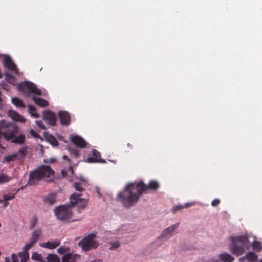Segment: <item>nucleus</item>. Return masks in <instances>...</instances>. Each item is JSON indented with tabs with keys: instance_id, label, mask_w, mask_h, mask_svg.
Wrapping results in <instances>:
<instances>
[{
	"instance_id": "obj_1",
	"label": "nucleus",
	"mask_w": 262,
	"mask_h": 262,
	"mask_svg": "<svg viewBox=\"0 0 262 262\" xmlns=\"http://www.w3.org/2000/svg\"><path fill=\"white\" fill-rule=\"evenodd\" d=\"M82 194L80 193H74L70 196V205H60L55 207L54 209V212L57 219L62 222H75L79 219H73L72 212L71 207L75 205L78 208V211L79 213L81 210L84 209L88 204V199L82 198Z\"/></svg>"
},
{
	"instance_id": "obj_2",
	"label": "nucleus",
	"mask_w": 262,
	"mask_h": 262,
	"mask_svg": "<svg viewBox=\"0 0 262 262\" xmlns=\"http://www.w3.org/2000/svg\"><path fill=\"white\" fill-rule=\"evenodd\" d=\"M141 195L137 183H133L127 185L117 197L125 207L129 208L138 201Z\"/></svg>"
},
{
	"instance_id": "obj_3",
	"label": "nucleus",
	"mask_w": 262,
	"mask_h": 262,
	"mask_svg": "<svg viewBox=\"0 0 262 262\" xmlns=\"http://www.w3.org/2000/svg\"><path fill=\"white\" fill-rule=\"evenodd\" d=\"M54 174V171L49 166L42 165L30 172L28 184L36 185L43 179L47 182H52Z\"/></svg>"
},
{
	"instance_id": "obj_4",
	"label": "nucleus",
	"mask_w": 262,
	"mask_h": 262,
	"mask_svg": "<svg viewBox=\"0 0 262 262\" xmlns=\"http://www.w3.org/2000/svg\"><path fill=\"white\" fill-rule=\"evenodd\" d=\"M231 244L230 246L232 253L237 256L243 254L248 246V239L245 236H231Z\"/></svg>"
},
{
	"instance_id": "obj_5",
	"label": "nucleus",
	"mask_w": 262,
	"mask_h": 262,
	"mask_svg": "<svg viewBox=\"0 0 262 262\" xmlns=\"http://www.w3.org/2000/svg\"><path fill=\"white\" fill-rule=\"evenodd\" d=\"M95 234H90L79 241L78 245L85 251H88L92 249H96L98 246V243L95 239Z\"/></svg>"
},
{
	"instance_id": "obj_6",
	"label": "nucleus",
	"mask_w": 262,
	"mask_h": 262,
	"mask_svg": "<svg viewBox=\"0 0 262 262\" xmlns=\"http://www.w3.org/2000/svg\"><path fill=\"white\" fill-rule=\"evenodd\" d=\"M18 88L20 91L25 93L27 96H29L31 93L38 95H41L42 94L41 90L37 88L33 83L24 82L20 84Z\"/></svg>"
},
{
	"instance_id": "obj_7",
	"label": "nucleus",
	"mask_w": 262,
	"mask_h": 262,
	"mask_svg": "<svg viewBox=\"0 0 262 262\" xmlns=\"http://www.w3.org/2000/svg\"><path fill=\"white\" fill-rule=\"evenodd\" d=\"M141 193H147L149 190H156L159 187V184L156 181H151L148 185L144 183L143 181L137 183Z\"/></svg>"
},
{
	"instance_id": "obj_8",
	"label": "nucleus",
	"mask_w": 262,
	"mask_h": 262,
	"mask_svg": "<svg viewBox=\"0 0 262 262\" xmlns=\"http://www.w3.org/2000/svg\"><path fill=\"white\" fill-rule=\"evenodd\" d=\"M43 118L52 126L56 125L57 117L55 114L50 110H46L43 112Z\"/></svg>"
},
{
	"instance_id": "obj_9",
	"label": "nucleus",
	"mask_w": 262,
	"mask_h": 262,
	"mask_svg": "<svg viewBox=\"0 0 262 262\" xmlns=\"http://www.w3.org/2000/svg\"><path fill=\"white\" fill-rule=\"evenodd\" d=\"M92 156H89L86 161L88 163H106V161L101 158V154L96 149L92 151Z\"/></svg>"
},
{
	"instance_id": "obj_10",
	"label": "nucleus",
	"mask_w": 262,
	"mask_h": 262,
	"mask_svg": "<svg viewBox=\"0 0 262 262\" xmlns=\"http://www.w3.org/2000/svg\"><path fill=\"white\" fill-rule=\"evenodd\" d=\"M58 116L60 123L63 126H68L71 123V115L66 111H60L58 112Z\"/></svg>"
},
{
	"instance_id": "obj_11",
	"label": "nucleus",
	"mask_w": 262,
	"mask_h": 262,
	"mask_svg": "<svg viewBox=\"0 0 262 262\" xmlns=\"http://www.w3.org/2000/svg\"><path fill=\"white\" fill-rule=\"evenodd\" d=\"M4 66L9 70L14 72L15 74L18 73V70L16 65L12 61L11 57L8 55L5 56L4 58Z\"/></svg>"
},
{
	"instance_id": "obj_12",
	"label": "nucleus",
	"mask_w": 262,
	"mask_h": 262,
	"mask_svg": "<svg viewBox=\"0 0 262 262\" xmlns=\"http://www.w3.org/2000/svg\"><path fill=\"white\" fill-rule=\"evenodd\" d=\"M70 140L73 144L80 148H84L87 144L84 139L78 135L71 136Z\"/></svg>"
},
{
	"instance_id": "obj_13",
	"label": "nucleus",
	"mask_w": 262,
	"mask_h": 262,
	"mask_svg": "<svg viewBox=\"0 0 262 262\" xmlns=\"http://www.w3.org/2000/svg\"><path fill=\"white\" fill-rule=\"evenodd\" d=\"M257 259V255L253 252H247L244 256L239 258L241 262H244L245 260H247V262H256Z\"/></svg>"
},
{
	"instance_id": "obj_14",
	"label": "nucleus",
	"mask_w": 262,
	"mask_h": 262,
	"mask_svg": "<svg viewBox=\"0 0 262 262\" xmlns=\"http://www.w3.org/2000/svg\"><path fill=\"white\" fill-rule=\"evenodd\" d=\"M80 259L79 255L68 253L63 256L62 262H77Z\"/></svg>"
},
{
	"instance_id": "obj_15",
	"label": "nucleus",
	"mask_w": 262,
	"mask_h": 262,
	"mask_svg": "<svg viewBox=\"0 0 262 262\" xmlns=\"http://www.w3.org/2000/svg\"><path fill=\"white\" fill-rule=\"evenodd\" d=\"M60 244V242L59 240H55L52 242L48 241L46 242L40 243V246L49 249H54L59 246Z\"/></svg>"
},
{
	"instance_id": "obj_16",
	"label": "nucleus",
	"mask_w": 262,
	"mask_h": 262,
	"mask_svg": "<svg viewBox=\"0 0 262 262\" xmlns=\"http://www.w3.org/2000/svg\"><path fill=\"white\" fill-rule=\"evenodd\" d=\"M179 226V223L171 225L165 229L162 233V235L164 237H169L174 234V231Z\"/></svg>"
},
{
	"instance_id": "obj_17",
	"label": "nucleus",
	"mask_w": 262,
	"mask_h": 262,
	"mask_svg": "<svg viewBox=\"0 0 262 262\" xmlns=\"http://www.w3.org/2000/svg\"><path fill=\"white\" fill-rule=\"evenodd\" d=\"M44 137L53 146H57L59 144L56 138L47 132L43 133Z\"/></svg>"
},
{
	"instance_id": "obj_18",
	"label": "nucleus",
	"mask_w": 262,
	"mask_h": 262,
	"mask_svg": "<svg viewBox=\"0 0 262 262\" xmlns=\"http://www.w3.org/2000/svg\"><path fill=\"white\" fill-rule=\"evenodd\" d=\"M32 99L35 104L40 107H45L49 105L48 102L43 99L33 96L32 97Z\"/></svg>"
},
{
	"instance_id": "obj_19",
	"label": "nucleus",
	"mask_w": 262,
	"mask_h": 262,
	"mask_svg": "<svg viewBox=\"0 0 262 262\" xmlns=\"http://www.w3.org/2000/svg\"><path fill=\"white\" fill-rule=\"evenodd\" d=\"M219 257L223 262H232L234 260L233 256L226 252L219 254Z\"/></svg>"
},
{
	"instance_id": "obj_20",
	"label": "nucleus",
	"mask_w": 262,
	"mask_h": 262,
	"mask_svg": "<svg viewBox=\"0 0 262 262\" xmlns=\"http://www.w3.org/2000/svg\"><path fill=\"white\" fill-rule=\"evenodd\" d=\"M43 201L49 205L54 204L56 201V196L55 193H50L44 198Z\"/></svg>"
},
{
	"instance_id": "obj_21",
	"label": "nucleus",
	"mask_w": 262,
	"mask_h": 262,
	"mask_svg": "<svg viewBox=\"0 0 262 262\" xmlns=\"http://www.w3.org/2000/svg\"><path fill=\"white\" fill-rule=\"evenodd\" d=\"M42 234V231L40 229H37L35 230L32 234L30 241L35 244L38 241L39 237Z\"/></svg>"
},
{
	"instance_id": "obj_22",
	"label": "nucleus",
	"mask_w": 262,
	"mask_h": 262,
	"mask_svg": "<svg viewBox=\"0 0 262 262\" xmlns=\"http://www.w3.org/2000/svg\"><path fill=\"white\" fill-rule=\"evenodd\" d=\"M12 103L17 107L18 108H25V105L24 104V102L23 101L17 98V97H14L12 99Z\"/></svg>"
},
{
	"instance_id": "obj_23",
	"label": "nucleus",
	"mask_w": 262,
	"mask_h": 262,
	"mask_svg": "<svg viewBox=\"0 0 262 262\" xmlns=\"http://www.w3.org/2000/svg\"><path fill=\"white\" fill-rule=\"evenodd\" d=\"M47 262H60L58 256L55 254H49L46 258Z\"/></svg>"
},
{
	"instance_id": "obj_24",
	"label": "nucleus",
	"mask_w": 262,
	"mask_h": 262,
	"mask_svg": "<svg viewBox=\"0 0 262 262\" xmlns=\"http://www.w3.org/2000/svg\"><path fill=\"white\" fill-rule=\"evenodd\" d=\"M28 111L33 117L37 118L39 117V114L37 112L36 109L34 106L31 105H28Z\"/></svg>"
},
{
	"instance_id": "obj_25",
	"label": "nucleus",
	"mask_w": 262,
	"mask_h": 262,
	"mask_svg": "<svg viewBox=\"0 0 262 262\" xmlns=\"http://www.w3.org/2000/svg\"><path fill=\"white\" fill-rule=\"evenodd\" d=\"M31 258L35 261L38 262H46L42 257L41 254L35 252L32 253Z\"/></svg>"
},
{
	"instance_id": "obj_26",
	"label": "nucleus",
	"mask_w": 262,
	"mask_h": 262,
	"mask_svg": "<svg viewBox=\"0 0 262 262\" xmlns=\"http://www.w3.org/2000/svg\"><path fill=\"white\" fill-rule=\"evenodd\" d=\"M252 248L256 252H260L262 250L261 243L257 241H255L253 243Z\"/></svg>"
},
{
	"instance_id": "obj_27",
	"label": "nucleus",
	"mask_w": 262,
	"mask_h": 262,
	"mask_svg": "<svg viewBox=\"0 0 262 262\" xmlns=\"http://www.w3.org/2000/svg\"><path fill=\"white\" fill-rule=\"evenodd\" d=\"M73 187L75 189L76 191H79L80 192H81L85 190V189L83 188L82 184L81 183L74 182L73 183Z\"/></svg>"
},
{
	"instance_id": "obj_28",
	"label": "nucleus",
	"mask_w": 262,
	"mask_h": 262,
	"mask_svg": "<svg viewBox=\"0 0 262 262\" xmlns=\"http://www.w3.org/2000/svg\"><path fill=\"white\" fill-rule=\"evenodd\" d=\"M19 256L21 258V262H27L29 259V253L28 252L23 251L19 253Z\"/></svg>"
},
{
	"instance_id": "obj_29",
	"label": "nucleus",
	"mask_w": 262,
	"mask_h": 262,
	"mask_svg": "<svg viewBox=\"0 0 262 262\" xmlns=\"http://www.w3.org/2000/svg\"><path fill=\"white\" fill-rule=\"evenodd\" d=\"M18 157V154H13L12 155H8L5 156V160L7 162H10L11 161H14L15 159Z\"/></svg>"
},
{
	"instance_id": "obj_30",
	"label": "nucleus",
	"mask_w": 262,
	"mask_h": 262,
	"mask_svg": "<svg viewBox=\"0 0 262 262\" xmlns=\"http://www.w3.org/2000/svg\"><path fill=\"white\" fill-rule=\"evenodd\" d=\"M11 179V178L7 175L0 174V184L8 182Z\"/></svg>"
},
{
	"instance_id": "obj_31",
	"label": "nucleus",
	"mask_w": 262,
	"mask_h": 262,
	"mask_svg": "<svg viewBox=\"0 0 262 262\" xmlns=\"http://www.w3.org/2000/svg\"><path fill=\"white\" fill-rule=\"evenodd\" d=\"M110 244L111 245L109 248L110 250H115L118 249L120 246V243L118 241L114 242H110Z\"/></svg>"
},
{
	"instance_id": "obj_32",
	"label": "nucleus",
	"mask_w": 262,
	"mask_h": 262,
	"mask_svg": "<svg viewBox=\"0 0 262 262\" xmlns=\"http://www.w3.org/2000/svg\"><path fill=\"white\" fill-rule=\"evenodd\" d=\"M5 80L9 83H12L15 81V78L11 74L6 73L5 74Z\"/></svg>"
},
{
	"instance_id": "obj_33",
	"label": "nucleus",
	"mask_w": 262,
	"mask_h": 262,
	"mask_svg": "<svg viewBox=\"0 0 262 262\" xmlns=\"http://www.w3.org/2000/svg\"><path fill=\"white\" fill-rule=\"evenodd\" d=\"M70 251V248L68 246H62L57 249L58 253L62 254L66 252H69Z\"/></svg>"
},
{
	"instance_id": "obj_34",
	"label": "nucleus",
	"mask_w": 262,
	"mask_h": 262,
	"mask_svg": "<svg viewBox=\"0 0 262 262\" xmlns=\"http://www.w3.org/2000/svg\"><path fill=\"white\" fill-rule=\"evenodd\" d=\"M28 147L25 146L24 147L20 148L18 151L16 153L18 154V156L20 155L21 157H25L27 154Z\"/></svg>"
},
{
	"instance_id": "obj_35",
	"label": "nucleus",
	"mask_w": 262,
	"mask_h": 262,
	"mask_svg": "<svg viewBox=\"0 0 262 262\" xmlns=\"http://www.w3.org/2000/svg\"><path fill=\"white\" fill-rule=\"evenodd\" d=\"M38 222V219L37 216H34L31 221L30 228L32 229L36 225Z\"/></svg>"
},
{
	"instance_id": "obj_36",
	"label": "nucleus",
	"mask_w": 262,
	"mask_h": 262,
	"mask_svg": "<svg viewBox=\"0 0 262 262\" xmlns=\"http://www.w3.org/2000/svg\"><path fill=\"white\" fill-rule=\"evenodd\" d=\"M69 151L75 158L78 157L79 156V151L77 149H72L70 147L68 148Z\"/></svg>"
},
{
	"instance_id": "obj_37",
	"label": "nucleus",
	"mask_w": 262,
	"mask_h": 262,
	"mask_svg": "<svg viewBox=\"0 0 262 262\" xmlns=\"http://www.w3.org/2000/svg\"><path fill=\"white\" fill-rule=\"evenodd\" d=\"M187 207H188L187 205H186L185 206H183L181 205H177L176 206H175L173 208V212L175 213L176 212H177L179 210H180L184 208H186Z\"/></svg>"
},
{
	"instance_id": "obj_38",
	"label": "nucleus",
	"mask_w": 262,
	"mask_h": 262,
	"mask_svg": "<svg viewBox=\"0 0 262 262\" xmlns=\"http://www.w3.org/2000/svg\"><path fill=\"white\" fill-rule=\"evenodd\" d=\"M16 193H14L12 195L6 194L3 195L4 201H9L13 199L15 196Z\"/></svg>"
},
{
	"instance_id": "obj_39",
	"label": "nucleus",
	"mask_w": 262,
	"mask_h": 262,
	"mask_svg": "<svg viewBox=\"0 0 262 262\" xmlns=\"http://www.w3.org/2000/svg\"><path fill=\"white\" fill-rule=\"evenodd\" d=\"M18 114L19 113L14 110H10L8 112L9 116L13 120Z\"/></svg>"
},
{
	"instance_id": "obj_40",
	"label": "nucleus",
	"mask_w": 262,
	"mask_h": 262,
	"mask_svg": "<svg viewBox=\"0 0 262 262\" xmlns=\"http://www.w3.org/2000/svg\"><path fill=\"white\" fill-rule=\"evenodd\" d=\"M14 120H15L16 121H19L21 122H25V118L21 116L20 114H18L17 116L14 118Z\"/></svg>"
},
{
	"instance_id": "obj_41",
	"label": "nucleus",
	"mask_w": 262,
	"mask_h": 262,
	"mask_svg": "<svg viewBox=\"0 0 262 262\" xmlns=\"http://www.w3.org/2000/svg\"><path fill=\"white\" fill-rule=\"evenodd\" d=\"M34 245V243H33L32 242H31L30 241V242L29 243H28L27 244H26V245L25 246V247H24L23 249H24V251H26V252H28V251L31 249V248Z\"/></svg>"
},
{
	"instance_id": "obj_42",
	"label": "nucleus",
	"mask_w": 262,
	"mask_h": 262,
	"mask_svg": "<svg viewBox=\"0 0 262 262\" xmlns=\"http://www.w3.org/2000/svg\"><path fill=\"white\" fill-rule=\"evenodd\" d=\"M36 124L41 129H45L46 127L42 121H36Z\"/></svg>"
},
{
	"instance_id": "obj_43",
	"label": "nucleus",
	"mask_w": 262,
	"mask_h": 262,
	"mask_svg": "<svg viewBox=\"0 0 262 262\" xmlns=\"http://www.w3.org/2000/svg\"><path fill=\"white\" fill-rule=\"evenodd\" d=\"M220 203V201L218 199L213 200L211 202V205L213 207L217 206Z\"/></svg>"
},
{
	"instance_id": "obj_44",
	"label": "nucleus",
	"mask_w": 262,
	"mask_h": 262,
	"mask_svg": "<svg viewBox=\"0 0 262 262\" xmlns=\"http://www.w3.org/2000/svg\"><path fill=\"white\" fill-rule=\"evenodd\" d=\"M30 134L32 137L34 138H38L39 137V134L34 130H31Z\"/></svg>"
},
{
	"instance_id": "obj_45",
	"label": "nucleus",
	"mask_w": 262,
	"mask_h": 262,
	"mask_svg": "<svg viewBox=\"0 0 262 262\" xmlns=\"http://www.w3.org/2000/svg\"><path fill=\"white\" fill-rule=\"evenodd\" d=\"M11 258L12 262H18V259L15 254L13 253L11 254Z\"/></svg>"
},
{
	"instance_id": "obj_46",
	"label": "nucleus",
	"mask_w": 262,
	"mask_h": 262,
	"mask_svg": "<svg viewBox=\"0 0 262 262\" xmlns=\"http://www.w3.org/2000/svg\"><path fill=\"white\" fill-rule=\"evenodd\" d=\"M62 158L64 159V160H67L68 162H69V163H71V161L70 160V159H69L68 158V157L66 155H63V157H62Z\"/></svg>"
},
{
	"instance_id": "obj_47",
	"label": "nucleus",
	"mask_w": 262,
	"mask_h": 262,
	"mask_svg": "<svg viewBox=\"0 0 262 262\" xmlns=\"http://www.w3.org/2000/svg\"><path fill=\"white\" fill-rule=\"evenodd\" d=\"M3 202V207L5 208L8 206V203L7 201H4Z\"/></svg>"
},
{
	"instance_id": "obj_48",
	"label": "nucleus",
	"mask_w": 262,
	"mask_h": 262,
	"mask_svg": "<svg viewBox=\"0 0 262 262\" xmlns=\"http://www.w3.org/2000/svg\"><path fill=\"white\" fill-rule=\"evenodd\" d=\"M5 262H11V259L9 257H6L5 259Z\"/></svg>"
},
{
	"instance_id": "obj_49",
	"label": "nucleus",
	"mask_w": 262,
	"mask_h": 262,
	"mask_svg": "<svg viewBox=\"0 0 262 262\" xmlns=\"http://www.w3.org/2000/svg\"><path fill=\"white\" fill-rule=\"evenodd\" d=\"M55 159H50V163H53L54 162H55Z\"/></svg>"
},
{
	"instance_id": "obj_50",
	"label": "nucleus",
	"mask_w": 262,
	"mask_h": 262,
	"mask_svg": "<svg viewBox=\"0 0 262 262\" xmlns=\"http://www.w3.org/2000/svg\"><path fill=\"white\" fill-rule=\"evenodd\" d=\"M127 146H128V147H130V148H132V145H131L130 143H128V144H127Z\"/></svg>"
},
{
	"instance_id": "obj_51",
	"label": "nucleus",
	"mask_w": 262,
	"mask_h": 262,
	"mask_svg": "<svg viewBox=\"0 0 262 262\" xmlns=\"http://www.w3.org/2000/svg\"><path fill=\"white\" fill-rule=\"evenodd\" d=\"M81 180L84 182V183H86V181L85 180H84V179H81Z\"/></svg>"
},
{
	"instance_id": "obj_52",
	"label": "nucleus",
	"mask_w": 262,
	"mask_h": 262,
	"mask_svg": "<svg viewBox=\"0 0 262 262\" xmlns=\"http://www.w3.org/2000/svg\"><path fill=\"white\" fill-rule=\"evenodd\" d=\"M4 201L3 199L2 200V199H0V203H1L2 202H3Z\"/></svg>"
},
{
	"instance_id": "obj_53",
	"label": "nucleus",
	"mask_w": 262,
	"mask_h": 262,
	"mask_svg": "<svg viewBox=\"0 0 262 262\" xmlns=\"http://www.w3.org/2000/svg\"><path fill=\"white\" fill-rule=\"evenodd\" d=\"M44 162L45 163H48L47 160H44Z\"/></svg>"
},
{
	"instance_id": "obj_54",
	"label": "nucleus",
	"mask_w": 262,
	"mask_h": 262,
	"mask_svg": "<svg viewBox=\"0 0 262 262\" xmlns=\"http://www.w3.org/2000/svg\"><path fill=\"white\" fill-rule=\"evenodd\" d=\"M64 172L66 173V171H65L64 170H62V173H63V174H64Z\"/></svg>"
},
{
	"instance_id": "obj_55",
	"label": "nucleus",
	"mask_w": 262,
	"mask_h": 262,
	"mask_svg": "<svg viewBox=\"0 0 262 262\" xmlns=\"http://www.w3.org/2000/svg\"><path fill=\"white\" fill-rule=\"evenodd\" d=\"M259 262H262V259L259 261Z\"/></svg>"
}]
</instances>
